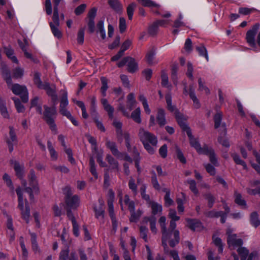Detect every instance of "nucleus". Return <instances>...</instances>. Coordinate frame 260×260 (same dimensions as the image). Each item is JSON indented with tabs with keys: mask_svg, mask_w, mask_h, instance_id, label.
<instances>
[{
	"mask_svg": "<svg viewBox=\"0 0 260 260\" xmlns=\"http://www.w3.org/2000/svg\"><path fill=\"white\" fill-rule=\"evenodd\" d=\"M14 165V169L16 172L17 176L19 178L21 181L23 179L24 168L23 166H21L17 161H14L12 162Z\"/></svg>",
	"mask_w": 260,
	"mask_h": 260,
	"instance_id": "16",
	"label": "nucleus"
},
{
	"mask_svg": "<svg viewBox=\"0 0 260 260\" xmlns=\"http://www.w3.org/2000/svg\"><path fill=\"white\" fill-rule=\"evenodd\" d=\"M259 28V24H255L246 34V40L248 44L252 47H255V36Z\"/></svg>",
	"mask_w": 260,
	"mask_h": 260,
	"instance_id": "10",
	"label": "nucleus"
},
{
	"mask_svg": "<svg viewBox=\"0 0 260 260\" xmlns=\"http://www.w3.org/2000/svg\"><path fill=\"white\" fill-rule=\"evenodd\" d=\"M204 197L208 201V206L210 208H211L215 202L214 197L210 193H208L204 194Z\"/></svg>",
	"mask_w": 260,
	"mask_h": 260,
	"instance_id": "57",
	"label": "nucleus"
},
{
	"mask_svg": "<svg viewBox=\"0 0 260 260\" xmlns=\"http://www.w3.org/2000/svg\"><path fill=\"white\" fill-rule=\"evenodd\" d=\"M232 156L236 164L241 165L244 169H246L247 166L245 162L241 159L237 154L233 153Z\"/></svg>",
	"mask_w": 260,
	"mask_h": 260,
	"instance_id": "51",
	"label": "nucleus"
},
{
	"mask_svg": "<svg viewBox=\"0 0 260 260\" xmlns=\"http://www.w3.org/2000/svg\"><path fill=\"white\" fill-rule=\"evenodd\" d=\"M127 70L129 73H134L138 70V63L134 58L129 57L127 61Z\"/></svg>",
	"mask_w": 260,
	"mask_h": 260,
	"instance_id": "23",
	"label": "nucleus"
},
{
	"mask_svg": "<svg viewBox=\"0 0 260 260\" xmlns=\"http://www.w3.org/2000/svg\"><path fill=\"white\" fill-rule=\"evenodd\" d=\"M1 71L3 78L6 80L8 85L11 88L13 92L15 94L19 95L24 103L27 102L28 101V93L26 87L18 84L12 85V79L10 72L6 64H1Z\"/></svg>",
	"mask_w": 260,
	"mask_h": 260,
	"instance_id": "1",
	"label": "nucleus"
},
{
	"mask_svg": "<svg viewBox=\"0 0 260 260\" xmlns=\"http://www.w3.org/2000/svg\"><path fill=\"white\" fill-rule=\"evenodd\" d=\"M138 99L142 102L145 112L147 114H149L151 113V110L149 107L146 97L143 94H140L138 97Z\"/></svg>",
	"mask_w": 260,
	"mask_h": 260,
	"instance_id": "32",
	"label": "nucleus"
},
{
	"mask_svg": "<svg viewBox=\"0 0 260 260\" xmlns=\"http://www.w3.org/2000/svg\"><path fill=\"white\" fill-rule=\"evenodd\" d=\"M3 178L4 181L6 182L7 185L9 186L11 189L13 190L14 186L10 176L8 174L5 173L3 175Z\"/></svg>",
	"mask_w": 260,
	"mask_h": 260,
	"instance_id": "63",
	"label": "nucleus"
},
{
	"mask_svg": "<svg viewBox=\"0 0 260 260\" xmlns=\"http://www.w3.org/2000/svg\"><path fill=\"white\" fill-rule=\"evenodd\" d=\"M187 182L189 185V189L194 194L197 195L199 191L196 186V181L192 179H189L187 180Z\"/></svg>",
	"mask_w": 260,
	"mask_h": 260,
	"instance_id": "53",
	"label": "nucleus"
},
{
	"mask_svg": "<svg viewBox=\"0 0 260 260\" xmlns=\"http://www.w3.org/2000/svg\"><path fill=\"white\" fill-rule=\"evenodd\" d=\"M24 75L23 69L18 67L15 68L13 71V77L15 78H21Z\"/></svg>",
	"mask_w": 260,
	"mask_h": 260,
	"instance_id": "56",
	"label": "nucleus"
},
{
	"mask_svg": "<svg viewBox=\"0 0 260 260\" xmlns=\"http://www.w3.org/2000/svg\"><path fill=\"white\" fill-rule=\"evenodd\" d=\"M55 105L53 104L52 107H49L46 105L44 106V111L43 112V118L49 125L50 128L54 134H57V129L54 122L57 111Z\"/></svg>",
	"mask_w": 260,
	"mask_h": 260,
	"instance_id": "4",
	"label": "nucleus"
},
{
	"mask_svg": "<svg viewBox=\"0 0 260 260\" xmlns=\"http://www.w3.org/2000/svg\"><path fill=\"white\" fill-rule=\"evenodd\" d=\"M10 138L8 139L7 142L8 145L9 150L11 152L13 150V145L17 143V140L14 128L10 127Z\"/></svg>",
	"mask_w": 260,
	"mask_h": 260,
	"instance_id": "13",
	"label": "nucleus"
},
{
	"mask_svg": "<svg viewBox=\"0 0 260 260\" xmlns=\"http://www.w3.org/2000/svg\"><path fill=\"white\" fill-rule=\"evenodd\" d=\"M34 82L39 89H41L44 85V83H43L41 80V74L38 72H36L34 74Z\"/></svg>",
	"mask_w": 260,
	"mask_h": 260,
	"instance_id": "37",
	"label": "nucleus"
},
{
	"mask_svg": "<svg viewBox=\"0 0 260 260\" xmlns=\"http://www.w3.org/2000/svg\"><path fill=\"white\" fill-rule=\"evenodd\" d=\"M189 96L190 99L193 101V106L194 107V108L197 109L199 108L200 107V102L198 99H197L194 91L192 90L191 89H190Z\"/></svg>",
	"mask_w": 260,
	"mask_h": 260,
	"instance_id": "48",
	"label": "nucleus"
},
{
	"mask_svg": "<svg viewBox=\"0 0 260 260\" xmlns=\"http://www.w3.org/2000/svg\"><path fill=\"white\" fill-rule=\"evenodd\" d=\"M141 110L140 108H137L131 114V118L137 123L141 122Z\"/></svg>",
	"mask_w": 260,
	"mask_h": 260,
	"instance_id": "36",
	"label": "nucleus"
},
{
	"mask_svg": "<svg viewBox=\"0 0 260 260\" xmlns=\"http://www.w3.org/2000/svg\"><path fill=\"white\" fill-rule=\"evenodd\" d=\"M4 52L7 57L10 59L12 62L17 64L19 63L17 57L14 55V50L10 46H5L4 47Z\"/></svg>",
	"mask_w": 260,
	"mask_h": 260,
	"instance_id": "18",
	"label": "nucleus"
},
{
	"mask_svg": "<svg viewBox=\"0 0 260 260\" xmlns=\"http://www.w3.org/2000/svg\"><path fill=\"white\" fill-rule=\"evenodd\" d=\"M101 81L102 84L101 88V92L103 96H105L106 95V91L108 88V80L105 77H102Z\"/></svg>",
	"mask_w": 260,
	"mask_h": 260,
	"instance_id": "43",
	"label": "nucleus"
},
{
	"mask_svg": "<svg viewBox=\"0 0 260 260\" xmlns=\"http://www.w3.org/2000/svg\"><path fill=\"white\" fill-rule=\"evenodd\" d=\"M106 145L111 150L114 156L117 157L119 156L120 153L118 150L115 142L107 140Z\"/></svg>",
	"mask_w": 260,
	"mask_h": 260,
	"instance_id": "24",
	"label": "nucleus"
},
{
	"mask_svg": "<svg viewBox=\"0 0 260 260\" xmlns=\"http://www.w3.org/2000/svg\"><path fill=\"white\" fill-rule=\"evenodd\" d=\"M20 244L22 249V258L23 260H27L28 257V251L25 247L24 241L22 238H21Z\"/></svg>",
	"mask_w": 260,
	"mask_h": 260,
	"instance_id": "59",
	"label": "nucleus"
},
{
	"mask_svg": "<svg viewBox=\"0 0 260 260\" xmlns=\"http://www.w3.org/2000/svg\"><path fill=\"white\" fill-rule=\"evenodd\" d=\"M222 214V211H217L213 210L208 212H206L205 215L209 218H218Z\"/></svg>",
	"mask_w": 260,
	"mask_h": 260,
	"instance_id": "55",
	"label": "nucleus"
},
{
	"mask_svg": "<svg viewBox=\"0 0 260 260\" xmlns=\"http://www.w3.org/2000/svg\"><path fill=\"white\" fill-rule=\"evenodd\" d=\"M113 126L116 128V133L118 141H122L123 131L122 130V123L121 121L115 119L113 123Z\"/></svg>",
	"mask_w": 260,
	"mask_h": 260,
	"instance_id": "15",
	"label": "nucleus"
},
{
	"mask_svg": "<svg viewBox=\"0 0 260 260\" xmlns=\"http://www.w3.org/2000/svg\"><path fill=\"white\" fill-rule=\"evenodd\" d=\"M108 4L111 8L118 13H121L123 10V7L118 0H109Z\"/></svg>",
	"mask_w": 260,
	"mask_h": 260,
	"instance_id": "19",
	"label": "nucleus"
},
{
	"mask_svg": "<svg viewBox=\"0 0 260 260\" xmlns=\"http://www.w3.org/2000/svg\"><path fill=\"white\" fill-rule=\"evenodd\" d=\"M235 202L238 205L246 207V201L242 198L241 194L238 192L237 191H235Z\"/></svg>",
	"mask_w": 260,
	"mask_h": 260,
	"instance_id": "31",
	"label": "nucleus"
},
{
	"mask_svg": "<svg viewBox=\"0 0 260 260\" xmlns=\"http://www.w3.org/2000/svg\"><path fill=\"white\" fill-rule=\"evenodd\" d=\"M39 98L38 97L34 98L31 101V107H35L36 111L40 114H42V106L38 105Z\"/></svg>",
	"mask_w": 260,
	"mask_h": 260,
	"instance_id": "44",
	"label": "nucleus"
},
{
	"mask_svg": "<svg viewBox=\"0 0 260 260\" xmlns=\"http://www.w3.org/2000/svg\"><path fill=\"white\" fill-rule=\"evenodd\" d=\"M162 191L166 192V194L164 197L165 206L169 207L173 205L174 201L170 198V190L167 188H164L162 189Z\"/></svg>",
	"mask_w": 260,
	"mask_h": 260,
	"instance_id": "29",
	"label": "nucleus"
},
{
	"mask_svg": "<svg viewBox=\"0 0 260 260\" xmlns=\"http://www.w3.org/2000/svg\"><path fill=\"white\" fill-rule=\"evenodd\" d=\"M152 176L151 178V184L153 187L157 190H160V185L157 180L156 173L154 172H152Z\"/></svg>",
	"mask_w": 260,
	"mask_h": 260,
	"instance_id": "40",
	"label": "nucleus"
},
{
	"mask_svg": "<svg viewBox=\"0 0 260 260\" xmlns=\"http://www.w3.org/2000/svg\"><path fill=\"white\" fill-rule=\"evenodd\" d=\"M142 212L141 210H138L136 212L135 211L131 212V217L129 220L131 222H136L141 216Z\"/></svg>",
	"mask_w": 260,
	"mask_h": 260,
	"instance_id": "45",
	"label": "nucleus"
},
{
	"mask_svg": "<svg viewBox=\"0 0 260 260\" xmlns=\"http://www.w3.org/2000/svg\"><path fill=\"white\" fill-rule=\"evenodd\" d=\"M196 49L199 52L200 55L204 56L206 58V60L208 61L209 57L208 55L207 50L204 45H201L200 46H197Z\"/></svg>",
	"mask_w": 260,
	"mask_h": 260,
	"instance_id": "41",
	"label": "nucleus"
},
{
	"mask_svg": "<svg viewBox=\"0 0 260 260\" xmlns=\"http://www.w3.org/2000/svg\"><path fill=\"white\" fill-rule=\"evenodd\" d=\"M156 120L160 126L166 124L165 110L161 108L158 109Z\"/></svg>",
	"mask_w": 260,
	"mask_h": 260,
	"instance_id": "21",
	"label": "nucleus"
},
{
	"mask_svg": "<svg viewBox=\"0 0 260 260\" xmlns=\"http://www.w3.org/2000/svg\"><path fill=\"white\" fill-rule=\"evenodd\" d=\"M47 147L49 151L50 157L52 160H56L58 158V154L55 151L50 141L47 142Z\"/></svg>",
	"mask_w": 260,
	"mask_h": 260,
	"instance_id": "28",
	"label": "nucleus"
},
{
	"mask_svg": "<svg viewBox=\"0 0 260 260\" xmlns=\"http://www.w3.org/2000/svg\"><path fill=\"white\" fill-rule=\"evenodd\" d=\"M106 159L112 168L118 169V163L111 155H107Z\"/></svg>",
	"mask_w": 260,
	"mask_h": 260,
	"instance_id": "52",
	"label": "nucleus"
},
{
	"mask_svg": "<svg viewBox=\"0 0 260 260\" xmlns=\"http://www.w3.org/2000/svg\"><path fill=\"white\" fill-rule=\"evenodd\" d=\"M21 211L22 218L28 223L30 216V209L29 206L27 204H25V209Z\"/></svg>",
	"mask_w": 260,
	"mask_h": 260,
	"instance_id": "39",
	"label": "nucleus"
},
{
	"mask_svg": "<svg viewBox=\"0 0 260 260\" xmlns=\"http://www.w3.org/2000/svg\"><path fill=\"white\" fill-rule=\"evenodd\" d=\"M148 229L145 226H141L140 227V236L144 240L145 242L148 241L147 233Z\"/></svg>",
	"mask_w": 260,
	"mask_h": 260,
	"instance_id": "61",
	"label": "nucleus"
},
{
	"mask_svg": "<svg viewBox=\"0 0 260 260\" xmlns=\"http://www.w3.org/2000/svg\"><path fill=\"white\" fill-rule=\"evenodd\" d=\"M136 7V4L134 3H131L127 8V14L129 20L133 18L134 11Z\"/></svg>",
	"mask_w": 260,
	"mask_h": 260,
	"instance_id": "54",
	"label": "nucleus"
},
{
	"mask_svg": "<svg viewBox=\"0 0 260 260\" xmlns=\"http://www.w3.org/2000/svg\"><path fill=\"white\" fill-rule=\"evenodd\" d=\"M237 252L241 257V260H252L257 257L256 252H251L249 254V250L243 247H239Z\"/></svg>",
	"mask_w": 260,
	"mask_h": 260,
	"instance_id": "11",
	"label": "nucleus"
},
{
	"mask_svg": "<svg viewBox=\"0 0 260 260\" xmlns=\"http://www.w3.org/2000/svg\"><path fill=\"white\" fill-rule=\"evenodd\" d=\"M13 100L14 102L15 106L17 112L19 113L23 112L24 111L25 108L21 104L20 100L16 98H13Z\"/></svg>",
	"mask_w": 260,
	"mask_h": 260,
	"instance_id": "58",
	"label": "nucleus"
},
{
	"mask_svg": "<svg viewBox=\"0 0 260 260\" xmlns=\"http://www.w3.org/2000/svg\"><path fill=\"white\" fill-rule=\"evenodd\" d=\"M58 23H55L54 20L52 19V21L49 23V25L52 31V34L54 36V37L57 38L58 39H60L62 37V33L59 30L58 27L59 26V16H58Z\"/></svg>",
	"mask_w": 260,
	"mask_h": 260,
	"instance_id": "14",
	"label": "nucleus"
},
{
	"mask_svg": "<svg viewBox=\"0 0 260 260\" xmlns=\"http://www.w3.org/2000/svg\"><path fill=\"white\" fill-rule=\"evenodd\" d=\"M28 179L29 186H27V182L25 179H22L21 184L24 190L29 194L30 199L32 200L34 198L33 193L38 194L40 191L38 181L34 170L30 171Z\"/></svg>",
	"mask_w": 260,
	"mask_h": 260,
	"instance_id": "3",
	"label": "nucleus"
},
{
	"mask_svg": "<svg viewBox=\"0 0 260 260\" xmlns=\"http://www.w3.org/2000/svg\"><path fill=\"white\" fill-rule=\"evenodd\" d=\"M158 26L157 23L154 22L148 28V32L151 35H155L157 32Z\"/></svg>",
	"mask_w": 260,
	"mask_h": 260,
	"instance_id": "64",
	"label": "nucleus"
},
{
	"mask_svg": "<svg viewBox=\"0 0 260 260\" xmlns=\"http://www.w3.org/2000/svg\"><path fill=\"white\" fill-rule=\"evenodd\" d=\"M138 2L144 7L150 8H159V5L151 0H137Z\"/></svg>",
	"mask_w": 260,
	"mask_h": 260,
	"instance_id": "33",
	"label": "nucleus"
},
{
	"mask_svg": "<svg viewBox=\"0 0 260 260\" xmlns=\"http://www.w3.org/2000/svg\"><path fill=\"white\" fill-rule=\"evenodd\" d=\"M127 100L128 108L130 110H131L136 103L134 94L133 93L128 94L127 96Z\"/></svg>",
	"mask_w": 260,
	"mask_h": 260,
	"instance_id": "46",
	"label": "nucleus"
},
{
	"mask_svg": "<svg viewBox=\"0 0 260 260\" xmlns=\"http://www.w3.org/2000/svg\"><path fill=\"white\" fill-rule=\"evenodd\" d=\"M45 9L46 13L48 15H50L52 13V7L51 0L45 1Z\"/></svg>",
	"mask_w": 260,
	"mask_h": 260,
	"instance_id": "62",
	"label": "nucleus"
},
{
	"mask_svg": "<svg viewBox=\"0 0 260 260\" xmlns=\"http://www.w3.org/2000/svg\"><path fill=\"white\" fill-rule=\"evenodd\" d=\"M68 217L72 221L73 228L74 234L78 237L79 235V225L77 223L75 218L74 216L73 213L72 211H69L68 212Z\"/></svg>",
	"mask_w": 260,
	"mask_h": 260,
	"instance_id": "17",
	"label": "nucleus"
},
{
	"mask_svg": "<svg viewBox=\"0 0 260 260\" xmlns=\"http://www.w3.org/2000/svg\"><path fill=\"white\" fill-rule=\"evenodd\" d=\"M176 221L175 220L170 221L169 231H168L170 233V236L172 234H173L174 237V240H172L169 242V244L172 247L175 246L180 240L179 232L177 230H175L176 227Z\"/></svg>",
	"mask_w": 260,
	"mask_h": 260,
	"instance_id": "8",
	"label": "nucleus"
},
{
	"mask_svg": "<svg viewBox=\"0 0 260 260\" xmlns=\"http://www.w3.org/2000/svg\"><path fill=\"white\" fill-rule=\"evenodd\" d=\"M186 221L189 228L193 231L198 230L202 227L201 222L197 220L188 219Z\"/></svg>",
	"mask_w": 260,
	"mask_h": 260,
	"instance_id": "26",
	"label": "nucleus"
},
{
	"mask_svg": "<svg viewBox=\"0 0 260 260\" xmlns=\"http://www.w3.org/2000/svg\"><path fill=\"white\" fill-rule=\"evenodd\" d=\"M155 53L156 48L155 47H152L148 50L146 56V58L147 62L149 64H152L157 62V61L155 60Z\"/></svg>",
	"mask_w": 260,
	"mask_h": 260,
	"instance_id": "22",
	"label": "nucleus"
},
{
	"mask_svg": "<svg viewBox=\"0 0 260 260\" xmlns=\"http://www.w3.org/2000/svg\"><path fill=\"white\" fill-rule=\"evenodd\" d=\"M61 92H62V96L59 108L67 107L69 104L67 91L66 90H61Z\"/></svg>",
	"mask_w": 260,
	"mask_h": 260,
	"instance_id": "38",
	"label": "nucleus"
},
{
	"mask_svg": "<svg viewBox=\"0 0 260 260\" xmlns=\"http://www.w3.org/2000/svg\"><path fill=\"white\" fill-rule=\"evenodd\" d=\"M63 0H53V3L54 5L53 7V13L52 16V19L54 20L55 23H58V16H59L58 14V6L60 3Z\"/></svg>",
	"mask_w": 260,
	"mask_h": 260,
	"instance_id": "25",
	"label": "nucleus"
},
{
	"mask_svg": "<svg viewBox=\"0 0 260 260\" xmlns=\"http://www.w3.org/2000/svg\"><path fill=\"white\" fill-rule=\"evenodd\" d=\"M100 206L99 208H94L95 216L98 219H103L104 218V210L103 208L104 202L102 200H99Z\"/></svg>",
	"mask_w": 260,
	"mask_h": 260,
	"instance_id": "27",
	"label": "nucleus"
},
{
	"mask_svg": "<svg viewBox=\"0 0 260 260\" xmlns=\"http://www.w3.org/2000/svg\"><path fill=\"white\" fill-rule=\"evenodd\" d=\"M222 120V114L221 112L217 113L214 117V120L215 122V127L216 128L219 127Z\"/></svg>",
	"mask_w": 260,
	"mask_h": 260,
	"instance_id": "60",
	"label": "nucleus"
},
{
	"mask_svg": "<svg viewBox=\"0 0 260 260\" xmlns=\"http://www.w3.org/2000/svg\"><path fill=\"white\" fill-rule=\"evenodd\" d=\"M212 239L213 243L218 248V252L222 253L223 252V245L221 239L215 235L213 236Z\"/></svg>",
	"mask_w": 260,
	"mask_h": 260,
	"instance_id": "42",
	"label": "nucleus"
},
{
	"mask_svg": "<svg viewBox=\"0 0 260 260\" xmlns=\"http://www.w3.org/2000/svg\"><path fill=\"white\" fill-rule=\"evenodd\" d=\"M177 118L178 119V123L180 127L183 131H186V134L189 139L190 145L194 148L200 154H202L203 152H208V150L207 149L208 147L205 146L203 148L201 147V145L198 140L192 136L191 130L187 125L185 122L180 120L179 117L177 116Z\"/></svg>",
	"mask_w": 260,
	"mask_h": 260,
	"instance_id": "5",
	"label": "nucleus"
},
{
	"mask_svg": "<svg viewBox=\"0 0 260 260\" xmlns=\"http://www.w3.org/2000/svg\"><path fill=\"white\" fill-rule=\"evenodd\" d=\"M233 230L229 228L226 231L228 235L227 242L230 248L234 249L241 246L243 244V241L240 238H238L236 234L233 233Z\"/></svg>",
	"mask_w": 260,
	"mask_h": 260,
	"instance_id": "7",
	"label": "nucleus"
},
{
	"mask_svg": "<svg viewBox=\"0 0 260 260\" xmlns=\"http://www.w3.org/2000/svg\"><path fill=\"white\" fill-rule=\"evenodd\" d=\"M208 152H203L202 154H205L209 155L210 161L215 166L217 165V160L216 158L214 152L212 148L208 147L207 148Z\"/></svg>",
	"mask_w": 260,
	"mask_h": 260,
	"instance_id": "35",
	"label": "nucleus"
},
{
	"mask_svg": "<svg viewBox=\"0 0 260 260\" xmlns=\"http://www.w3.org/2000/svg\"><path fill=\"white\" fill-rule=\"evenodd\" d=\"M89 165H90V171L92 175L95 179L98 177V173L96 172L95 162L92 157H91L89 159Z\"/></svg>",
	"mask_w": 260,
	"mask_h": 260,
	"instance_id": "49",
	"label": "nucleus"
},
{
	"mask_svg": "<svg viewBox=\"0 0 260 260\" xmlns=\"http://www.w3.org/2000/svg\"><path fill=\"white\" fill-rule=\"evenodd\" d=\"M101 103L102 104L104 109L107 112L108 116L110 118H113L114 108L110 105L106 99H102L101 100Z\"/></svg>",
	"mask_w": 260,
	"mask_h": 260,
	"instance_id": "20",
	"label": "nucleus"
},
{
	"mask_svg": "<svg viewBox=\"0 0 260 260\" xmlns=\"http://www.w3.org/2000/svg\"><path fill=\"white\" fill-rule=\"evenodd\" d=\"M250 223L255 228L260 225V220L258 219V215L257 212H253L250 215Z\"/></svg>",
	"mask_w": 260,
	"mask_h": 260,
	"instance_id": "34",
	"label": "nucleus"
},
{
	"mask_svg": "<svg viewBox=\"0 0 260 260\" xmlns=\"http://www.w3.org/2000/svg\"><path fill=\"white\" fill-rule=\"evenodd\" d=\"M129 188L133 191V192L136 194L138 192L137 185L136 183L135 180L133 177H130L128 183Z\"/></svg>",
	"mask_w": 260,
	"mask_h": 260,
	"instance_id": "47",
	"label": "nucleus"
},
{
	"mask_svg": "<svg viewBox=\"0 0 260 260\" xmlns=\"http://www.w3.org/2000/svg\"><path fill=\"white\" fill-rule=\"evenodd\" d=\"M138 136L145 149L149 153L153 154L157 144V137L143 128L139 129Z\"/></svg>",
	"mask_w": 260,
	"mask_h": 260,
	"instance_id": "2",
	"label": "nucleus"
},
{
	"mask_svg": "<svg viewBox=\"0 0 260 260\" xmlns=\"http://www.w3.org/2000/svg\"><path fill=\"white\" fill-rule=\"evenodd\" d=\"M149 205L151 206L152 210V213L154 215L161 212L162 206L160 205L153 202H151V203L149 204Z\"/></svg>",
	"mask_w": 260,
	"mask_h": 260,
	"instance_id": "50",
	"label": "nucleus"
},
{
	"mask_svg": "<svg viewBox=\"0 0 260 260\" xmlns=\"http://www.w3.org/2000/svg\"><path fill=\"white\" fill-rule=\"evenodd\" d=\"M65 202L66 204L67 212L71 211L72 209H75L77 208L79 204V197L77 195L73 196L72 197L66 198ZM68 215V213H67Z\"/></svg>",
	"mask_w": 260,
	"mask_h": 260,
	"instance_id": "12",
	"label": "nucleus"
},
{
	"mask_svg": "<svg viewBox=\"0 0 260 260\" xmlns=\"http://www.w3.org/2000/svg\"><path fill=\"white\" fill-rule=\"evenodd\" d=\"M41 89H44L46 91L47 94L51 97L52 101L54 105L57 104L58 98L56 93V89L55 85H51L48 82H45L44 85Z\"/></svg>",
	"mask_w": 260,
	"mask_h": 260,
	"instance_id": "9",
	"label": "nucleus"
},
{
	"mask_svg": "<svg viewBox=\"0 0 260 260\" xmlns=\"http://www.w3.org/2000/svg\"><path fill=\"white\" fill-rule=\"evenodd\" d=\"M166 221V218L165 216L160 217L158 221L162 232V245L165 252H168L167 241L170 238V233L167 230Z\"/></svg>",
	"mask_w": 260,
	"mask_h": 260,
	"instance_id": "6",
	"label": "nucleus"
},
{
	"mask_svg": "<svg viewBox=\"0 0 260 260\" xmlns=\"http://www.w3.org/2000/svg\"><path fill=\"white\" fill-rule=\"evenodd\" d=\"M16 192L18 198V207L20 210H23L25 208L24 207L22 190L21 187H18L16 188Z\"/></svg>",
	"mask_w": 260,
	"mask_h": 260,
	"instance_id": "30",
	"label": "nucleus"
}]
</instances>
